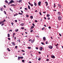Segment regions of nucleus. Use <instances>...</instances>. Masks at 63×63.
I'll use <instances>...</instances> for the list:
<instances>
[{
	"mask_svg": "<svg viewBox=\"0 0 63 63\" xmlns=\"http://www.w3.org/2000/svg\"><path fill=\"white\" fill-rule=\"evenodd\" d=\"M4 14L5 15H7V13H6V11H4Z\"/></svg>",
	"mask_w": 63,
	"mask_h": 63,
	"instance_id": "28",
	"label": "nucleus"
},
{
	"mask_svg": "<svg viewBox=\"0 0 63 63\" xmlns=\"http://www.w3.org/2000/svg\"><path fill=\"white\" fill-rule=\"evenodd\" d=\"M8 39L9 40H11V39H10V38H8Z\"/></svg>",
	"mask_w": 63,
	"mask_h": 63,
	"instance_id": "50",
	"label": "nucleus"
},
{
	"mask_svg": "<svg viewBox=\"0 0 63 63\" xmlns=\"http://www.w3.org/2000/svg\"><path fill=\"white\" fill-rule=\"evenodd\" d=\"M35 48H36V49H38V47H36Z\"/></svg>",
	"mask_w": 63,
	"mask_h": 63,
	"instance_id": "53",
	"label": "nucleus"
},
{
	"mask_svg": "<svg viewBox=\"0 0 63 63\" xmlns=\"http://www.w3.org/2000/svg\"><path fill=\"white\" fill-rule=\"evenodd\" d=\"M54 8H55V6H56L55 4L54 3Z\"/></svg>",
	"mask_w": 63,
	"mask_h": 63,
	"instance_id": "34",
	"label": "nucleus"
},
{
	"mask_svg": "<svg viewBox=\"0 0 63 63\" xmlns=\"http://www.w3.org/2000/svg\"><path fill=\"white\" fill-rule=\"evenodd\" d=\"M17 15H18V14L17 13H16V14L14 15V16H17Z\"/></svg>",
	"mask_w": 63,
	"mask_h": 63,
	"instance_id": "15",
	"label": "nucleus"
},
{
	"mask_svg": "<svg viewBox=\"0 0 63 63\" xmlns=\"http://www.w3.org/2000/svg\"><path fill=\"white\" fill-rule=\"evenodd\" d=\"M59 35H60V36H61H61H62L61 34L60 33L59 34Z\"/></svg>",
	"mask_w": 63,
	"mask_h": 63,
	"instance_id": "54",
	"label": "nucleus"
},
{
	"mask_svg": "<svg viewBox=\"0 0 63 63\" xmlns=\"http://www.w3.org/2000/svg\"><path fill=\"white\" fill-rule=\"evenodd\" d=\"M57 15L58 16H60L61 15V13L60 12H58L57 13Z\"/></svg>",
	"mask_w": 63,
	"mask_h": 63,
	"instance_id": "4",
	"label": "nucleus"
},
{
	"mask_svg": "<svg viewBox=\"0 0 63 63\" xmlns=\"http://www.w3.org/2000/svg\"><path fill=\"white\" fill-rule=\"evenodd\" d=\"M26 16L27 17H29V15H26Z\"/></svg>",
	"mask_w": 63,
	"mask_h": 63,
	"instance_id": "30",
	"label": "nucleus"
},
{
	"mask_svg": "<svg viewBox=\"0 0 63 63\" xmlns=\"http://www.w3.org/2000/svg\"><path fill=\"white\" fill-rule=\"evenodd\" d=\"M18 31V29H16L15 30V31L16 32H17V31Z\"/></svg>",
	"mask_w": 63,
	"mask_h": 63,
	"instance_id": "23",
	"label": "nucleus"
},
{
	"mask_svg": "<svg viewBox=\"0 0 63 63\" xmlns=\"http://www.w3.org/2000/svg\"><path fill=\"white\" fill-rule=\"evenodd\" d=\"M32 25H33V26H35V24H34V23H32Z\"/></svg>",
	"mask_w": 63,
	"mask_h": 63,
	"instance_id": "35",
	"label": "nucleus"
},
{
	"mask_svg": "<svg viewBox=\"0 0 63 63\" xmlns=\"http://www.w3.org/2000/svg\"><path fill=\"white\" fill-rule=\"evenodd\" d=\"M24 24H23V23H22L21 24V26H23V25H24Z\"/></svg>",
	"mask_w": 63,
	"mask_h": 63,
	"instance_id": "18",
	"label": "nucleus"
},
{
	"mask_svg": "<svg viewBox=\"0 0 63 63\" xmlns=\"http://www.w3.org/2000/svg\"><path fill=\"white\" fill-rule=\"evenodd\" d=\"M39 14L40 15H42V14H41V12H39Z\"/></svg>",
	"mask_w": 63,
	"mask_h": 63,
	"instance_id": "57",
	"label": "nucleus"
},
{
	"mask_svg": "<svg viewBox=\"0 0 63 63\" xmlns=\"http://www.w3.org/2000/svg\"><path fill=\"white\" fill-rule=\"evenodd\" d=\"M43 49V48L42 47H40V50H41H41H42V49Z\"/></svg>",
	"mask_w": 63,
	"mask_h": 63,
	"instance_id": "7",
	"label": "nucleus"
},
{
	"mask_svg": "<svg viewBox=\"0 0 63 63\" xmlns=\"http://www.w3.org/2000/svg\"><path fill=\"white\" fill-rule=\"evenodd\" d=\"M11 24H12V26H13V24H14V23H13V22H12V23H11Z\"/></svg>",
	"mask_w": 63,
	"mask_h": 63,
	"instance_id": "43",
	"label": "nucleus"
},
{
	"mask_svg": "<svg viewBox=\"0 0 63 63\" xmlns=\"http://www.w3.org/2000/svg\"><path fill=\"white\" fill-rule=\"evenodd\" d=\"M44 29H45V28H43L42 29V30H44Z\"/></svg>",
	"mask_w": 63,
	"mask_h": 63,
	"instance_id": "47",
	"label": "nucleus"
},
{
	"mask_svg": "<svg viewBox=\"0 0 63 63\" xmlns=\"http://www.w3.org/2000/svg\"><path fill=\"white\" fill-rule=\"evenodd\" d=\"M62 18L61 16H59L58 17V19L59 20H61L62 19Z\"/></svg>",
	"mask_w": 63,
	"mask_h": 63,
	"instance_id": "2",
	"label": "nucleus"
},
{
	"mask_svg": "<svg viewBox=\"0 0 63 63\" xmlns=\"http://www.w3.org/2000/svg\"><path fill=\"white\" fill-rule=\"evenodd\" d=\"M21 51H22V52H25V51L24 50H21Z\"/></svg>",
	"mask_w": 63,
	"mask_h": 63,
	"instance_id": "62",
	"label": "nucleus"
},
{
	"mask_svg": "<svg viewBox=\"0 0 63 63\" xmlns=\"http://www.w3.org/2000/svg\"><path fill=\"white\" fill-rule=\"evenodd\" d=\"M15 47L16 48H17V46H15Z\"/></svg>",
	"mask_w": 63,
	"mask_h": 63,
	"instance_id": "63",
	"label": "nucleus"
},
{
	"mask_svg": "<svg viewBox=\"0 0 63 63\" xmlns=\"http://www.w3.org/2000/svg\"><path fill=\"white\" fill-rule=\"evenodd\" d=\"M40 21H42V18L40 19Z\"/></svg>",
	"mask_w": 63,
	"mask_h": 63,
	"instance_id": "64",
	"label": "nucleus"
},
{
	"mask_svg": "<svg viewBox=\"0 0 63 63\" xmlns=\"http://www.w3.org/2000/svg\"><path fill=\"white\" fill-rule=\"evenodd\" d=\"M29 42H31V41H32V40L31 39H29Z\"/></svg>",
	"mask_w": 63,
	"mask_h": 63,
	"instance_id": "52",
	"label": "nucleus"
},
{
	"mask_svg": "<svg viewBox=\"0 0 63 63\" xmlns=\"http://www.w3.org/2000/svg\"><path fill=\"white\" fill-rule=\"evenodd\" d=\"M30 5H31V6H32V7H33V5L32 4H31Z\"/></svg>",
	"mask_w": 63,
	"mask_h": 63,
	"instance_id": "41",
	"label": "nucleus"
},
{
	"mask_svg": "<svg viewBox=\"0 0 63 63\" xmlns=\"http://www.w3.org/2000/svg\"><path fill=\"white\" fill-rule=\"evenodd\" d=\"M28 3L30 5H31V3L30 2H28Z\"/></svg>",
	"mask_w": 63,
	"mask_h": 63,
	"instance_id": "51",
	"label": "nucleus"
},
{
	"mask_svg": "<svg viewBox=\"0 0 63 63\" xmlns=\"http://www.w3.org/2000/svg\"><path fill=\"white\" fill-rule=\"evenodd\" d=\"M18 14H19V15H23V14L19 12L18 13Z\"/></svg>",
	"mask_w": 63,
	"mask_h": 63,
	"instance_id": "22",
	"label": "nucleus"
},
{
	"mask_svg": "<svg viewBox=\"0 0 63 63\" xmlns=\"http://www.w3.org/2000/svg\"><path fill=\"white\" fill-rule=\"evenodd\" d=\"M22 2V0H20L18 2Z\"/></svg>",
	"mask_w": 63,
	"mask_h": 63,
	"instance_id": "44",
	"label": "nucleus"
},
{
	"mask_svg": "<svg viewBox=\"0 0 63 63\" xmlns=\"http://www.w3.org/2000/svg\"><path fill=\"white\" fill-rule=\"evenodd\" d=\"M15 22H17V20H15Z\"/></svg>",
	"mask_w": 63,
	"mask_h": 63,
	"instance_id": "49",
	"label": "nucleus"
},
{
	"mask_svg": "<svg viewBox=\"0 0 63 63\" xmlns=\"http://www.w3.org/2000/svg\"><path fill=\"white\" fill-rule=\"evenodd\" d=\"M35 22H38V21L36 20H35Z\"/></svg>",
	"mask_w": 63,
	"mask_h": 63,
	"instance_id": "37",
	"label": "nucleus"
},
{
	"mask_svg": "<svg viewBox=\"0 0 63 63\" xmlns=\"http://www.w3.org/2000/svg\"><path fill=\"white\" fill-rule=\"evenodd\" d=\"M58 6L59 8H61V5L60 4H58Z\"/></svg>",
	"mask_w": 63,
	"mask_h": 63,
	"instance_id": "12",
	"label": "nucleus"
},
{
	"mask_svg": "<svg viewBox=\"0 0 63 63\" xmlns=\"http://www.w3.org/2000/svg\"><path fill=\"white\" fill-rule=\"evenodd\" d=\"M17 42H20V40H17Z\"/></svg>",
	"mask_w": 63,
	"mask_h": 63,
	"instance_id": "48",
	"label": "nucleus"
},
{
	"mask_svg": "<svg viewBox=\"0 0 63 63\" xmlns=\"http://www.w3.org/2000/svg\"><path fill=\"white\" fill-rule=\"evenodd\" d=\"M38 4L39 6H41V1L39 2H38Z\"/></svg>",
	"mask_w": 63,
	"mask_h": 63,
	"instance_id": "6",
	"label": "nucleus"
},
{
	"mask_svg": "<svg viewBox=\"0 0 63 63\" xmlns=\"http://www.w3.org/2000/svg\"><path fill=\"white\" fill-rule=\"evenodd\" d=\"M31 18V19H33V17L32 16H30Z\"/></svg>",
	"mask_w": 63,
	"mask_h": 63,
	"instance_id": "20",
	"label": "nucleus"
},
{
	"mask_svg": "<svg viewBox=\"0 0 63 63\" xmlns=\"http://www.w3.org/2000/svg\"><path fill=\"white\" fill-rule=\"evenodd\" d=\"M49 48L51 49H52V46L51 45H49L48 46Z\"/></svg>",
	"mask_w": 63,
	"mask_h": 63,
	"instance_id": "3",
	"label": "nucleus"
},
{
	"mask_svg": "<svg viewBox=\"0 0 63 63\" xmlns=\"http://www.w3.org/2000/svg\"><path fill=\"white\" fill-rule=\"evenodd\" d=\"M28 49H31V47H28Z\"/></svg>",
	"mask_w": 63,
	"mask_h": 63,
	"instance_id": "24",
	"label": "nucleus"
},
{
	"mask_svg": "<svg viewBox=\"0 0 63 63\" xmlns=\"http://www.w3.org/2000/svg\"><path fill=\"white\" fill-rule=\"evenodd\" d=\"M45 4H46V6H47L48 5V3H47V1H46V2H45Z\"/></svg>",
	"mask_w": 63,
	"mask_h": 63,
	"instance_id": "14",
	"label": "nucleus"
},
{
	"mask_svg": "<svg viewBox=\"0 0 63 63\" xmlns=\"http://www.w3.org/2000/svg\"><path fill=\"white\" fill-rule=\"evenodd\" d=\"M24 9L25 10H27V9L26 8H25Z\"/></svg>",
	"mask_w": 63,
	"mask_h": 63,
	"instance_id": "59",
	"label": "nucleus"
},
{
	"mask_svg": "<svg viewBox=\"0 0 63 63\" xmlns=\"http://www.w3.org/2000/svg\"><path fill=\"white\" fill-rule=\"evenodd\" d=\"M5 2H6V3H8V2L7 0H5Z\"/></svg>",
	"mask_w": 63,
	"mask_h": 63,
	"instance_id": "29",
	"label": "nucleus"
},
{
	"mask_svg": "<svg viewBox=\"0 0 63 63\" xmlns=\"http://www.w3.org/2000/svg\"><path fill=\"white\" fill-rule=\"evenodd\" d=\"M4 10V8H0V10L1 11H3V10Z\"/></svg>",
	"mask_w": 63,
	"mask_h": 63,
	"instance_id": "10",
	"label": "nucleus"
},
{
	"mask_svg": "<svg viewBox=\"0 0 63 63\" xmlns=\"http://www.w3.org/2000/svg\"><path fill=\"white\" fill-rule=\"evenodd\" d=\"M53 11H55V12H56V10L55 9L53 10Z\"/></svg>",
	"mask_w": 63,
	"mask_h": 63,
	"instance_id": "61",
	"label": "nucleus"
},
{
	"mask_svg": "<svg viewBox=\"0 0 63 63\" xmlns=\"http://www.w3.org/2000/svg\"><path fill=\"white\" fill-rule=\"evenodd\" d=\"M28 8L29 9V10H30V6L29 5L28 6Z\"/></svg>",
	"mask_w": 63,
	"mask_h": 63,
	"instance_id": "19",
	"label": "nucleus"
},
{
	"mask_svg": "<svg viewBox=\"0 0 63 63\" xmlns=\"http://www.w3.org/2000/svg\"><path fill=\"white\" fill-rule=\"evenodd\" d=\"M24 60H22V62H23V63H24Z\"/></svg>",
	"mask_w": 63,
	"mask_h": 63,
	"instance_id": "36",
	"label": "nucleus"
},
{
	"mask_svg": "<svg viewBox=\"0 0 63 63\" xmlns=\"http://www.w3.org/2000/svg\"><path fill=\"white\" fill-rule=\"evenodd\" d=\"M8 37H10V34H8Z\"/></svg>",
	"mask_w": 63,
	"mask_h": 63,
	"instance_id": "26",
	"label": "nucleus"
},
{
	"mask_svg": "<svg viewBox=\"0 0 63 63\" xmlns=\"http://www.w3.org/2000/svg\"><path fill=\"white\" fill-rule=\"evenodd\" d=\"M34 42V40H32L31 43H33Z\"/></svg>",
	"mask_w": 63,
	"mask_h": 63,
	"instance_id": "21",
	"label": "nucleus"
},
{
	"mask_svg": "<svg viewBox=\"0 0 63 63\" xmlns=\"http://www.w3.org/2000/svg\"><path fill=\"white\" fill-rule=\"evenodd\" d=\"M48 28L49 29H50V28H51V27L49 26L48 27Z\"/></svg>",
	"mask_w": 63,
	"mask_h": 63,
	"instance_id": "55",
	"label": "nucleus"
},
{
	"mask_svg": "<svg viewBox=\"0 0 63 63\" xmlns=\"http://www.w3.org/2000/svg\"><path fill=\"white\" fill-rule=\"evenodd\" d=\"M20 58H21V59H23V57H20Z\"/></svg>",
	"mask_w": 63,
	"mask_h": 63,
	"instance_id": "32",
	"label": "nucleus"
},
{
	"mask_svg": "<svg viewBox=\"0 0 63 63\" xmlns=\"http://www.w3.org/2000/svg\"><path fill=\"white\" fill-rule=\"evenodd\" d=\"M43 39L44 41H46V37H43Z\"/></svg>",
	"mask_w": 63,
	"mask_h": 63,
	"instance_id": "9",
	"label": "nucleus"
},
{
	"mask_svg": "<svg viewBox=\"0 0 63 63\" xmlns=\"http://www.w3.org/2000/svg\"><path fill=\"white\" fill-rule=\"evenodd\" d=\"M12 44L13 46H15V45H16V44L14 42H12Z\"/></svg>",
	"mask_w": 63,
	"mask_h": 63,
	"instance_id": "8",
	"label": "nucleus"
},
{
	"mask_svg": "<svg viewBox=\"0 0 63 63\" xmlns=\"http://www.w3.org/2000/svg\"><path fill=\"white\" fill-rule=\"evenodd\" d=\"M11 6H16V5L15 4H12L10 5Z\"/></svg>",
	"mask_w": 63,
	"mask_h": 63,
	"instance_id": "13",
	"label": "nucleus"
},
{
	"mask_svg": "<svg viewBox=\"0 0 63 63\" xmlns=\"http://www.w3.org/2000/svg\"><path fill=\"white\" fill-rule=\"evenodd\" d=\"M41 44H42V45H44V44L43 42H42L41 43Z\"/></svg>",
	"mask_w": 63,
	"mask_h": 63,
	"instance_id": "40",
	"label": "nucleus"
},
{
	"mask_svg": "<svg viewBox=\"0 0 63 63\" xmlns=\"http://www.w3.org/2000/svg\"><path fill=\"white\" fill-rule=\"evenodd\" d=\"M18 60H20V57L19 56L18 57Z\"/></svg>",
	"mask_w": 63,
	"mask_h": 63,
	"instance_id": "25",
	"label": "nucleus"
},
{
	"mask_svg": "<svg viewBox=\"0 0 63 63\" xmlns=\"http://www.w3.org/2000/svg\"><path fill=\"white\" fill-rule=\"evenodd\" d=\"M15 35H16V34H15V33H13V36H15Z\"/></svg>",
	"mask_w": 63,
	"mask_h": 63,
	"instance_id": "46",
	"label": "nucleus"
},
{
	"mask_svg": "<svg viewBox=\"0 0 63 63\" xmlns=\"http://www.w3.org/2000/svg\"><path fill=\"white\" fill-rule=\"evenodd\" d=\"M49 19H50V17H48L47 18V20H49Z\"/></svg>",
	"mask_w": 63,
	"mask_h": 63,
	"instance_id": "38",
	"label": "nucleus"
},
{
	"mask_svg": "<svg viewBox=\"0 0 63 63\" xmlns=\"http://www.w3.org/2000/svg\"><path fill=\"white\" fill-rule=\"evenodd\" d=\"M31 28L32 29H33L34 28V26H32L31 27Z\"/></svg>",
	"mask_w": 63,
	"mask_h": 63,
	"instance_id": "27",
	"label": "nucleus"
},
{
	"mask_svg": "<svg viewBox=\"0 0 63 63\" xmlns=\"http://www.w3.org/2000/svg\"><path fill=\"white\" fill-rule=\"evenodd\" d=\"M41 58H39L38 59V60L40 61L41 60Z\"/></svg>",
	"mask_w": 63,
	"mask_h": 63,
	"instance_id": "31",
	"label": "nucleus"
},
{
	"mask_svg": "<svg viewBox=\"0 0 63 63\" xmlns=\"http://www.w3.org/2000/svg\"><path fill=\"white\" fill-rule=\"evenodd\" d=\"M43 13H44V14H46V12L45 11V12H43Z\"/></svg>",
	"mask_w": 63,
	"mask_h": 63,
	"instance_id": "56",
	"label": "nucleus"
},
{
	"mask_svg": "<svg viewBox=\"0 0 63 63\" xmlns=\"http://www.w3.org/2000/svg\"><path fill=\"white\" fill-rule=\"evenodd\" d=\"M33 30H32L30 32L32 33V32H33Z\"/></svg>",
	"mask_w": 63,
	"mask_h": 63,
	"instance_id": "33",
	"label": "nucleus"
},
{
	"mask_svg": "<svg viewBox=\"0 0 63 63\" xmlns=\"http://www.w3.org/2000/svg\"><path fill=\"white\" fill-rule=\"evenodd\" d=\"M46 44H48V42H47V41H46Z\"/></svg>",
	"mask_w": 63,
	"mask_h": 63,
	"instance_id": "45",
	"label": "nucleus"
},
{
	"mask_svg": "<svg viewBox=\"0 0 63 63\" xmlns=\"http://www.w3.org/2000/svg\"><path fill=\"white\" fill-rule=\"evenodd\" d=\"M49 61V59H47L46 60V61Z\"/></svg>",
	"mask_w": 63,
	"mask_h": 63,
	"instance_id": "39",
	"label": "nucleus"
},
{
	"mask_svg": "<svg viewBox=\"0 0 63 63\" xmlns=\"http://www.w3.org/2000/svg\"><path fill=\"white\" fill-rule=\"evenodd\" d=\"M34 3L35 6H37V3H36L35 2H34Z\"/></svg>",
	"mask_w": 63,
	"mask_h": 63,
	"instance_id": "17",
	"label": "nucleus"
},
{
	"mask_svg": "<svg viewBox=\"0 0 63 63\" xmlns=\"http://www.w3.org/2000/svg\"><path fill=\"white\" fill-rule=\"evenodd\" d=\"M24 27H22L21 28V29H22V30H23V29H24Z\"/></svg>",
	"mask_w": 63,
	"mask_h": 63,
	"instance_id": "42",
	"label": "nucleus"
},
{
	"mask_svg": "<svg viewBox=\"0 0 63 63\" xmlns=\"http://www.w3.org/2000/svg\"><path fill=\"white\" fill-rule=\"evenodd\" d=\"M4 23H3V24H2L1 25L2 26H3V25H4Z\"/></svg>",
	"mask_w": 63,
	"mask_h": 63,
	"instance_id": "58",
	"label": "nucleus"
},
{
	"mask_svg": "<svg viewBox=\"0 0 63 63\" xmlns=\"http://www.w3.org/2000/svg\"><path fill=\"white\" fill-rule=\"evenodd\" d=\"M4 23V21H1L0 22V24H2V23Z\"/></svg>",
	"mask_w": 63,
	"mask_h": 63,
	"instance_id": "11",
	"label": "nucleus"
},
{
	"mask_svg": "<svg viewBox=\"0 0 63 63\" xmlns=\"http://www.w3.org/2000/svg\"><path fill=\"white\" fill-rule=\"evenodd\" d=\"M10 4H12V3H14L15 2V1L13 0H11L10 1Z\"/></svg>",
	"mask_w": 63,
	"mask_h": 63,
	"instance_id": "1",
	"label": "nucleus"
},
{
	"mask_svg": "<svg viewBox=\"0 0 63 63\" xmlns=\"http://www.w3.org/2000/svg\"><path fill=\"white\" fill-rule=\"evenodd\" d=\"M47 17H49V16H50V15L49 14H47Z\"/></svg>",
	"mask_w": 63,
	"mask_h": 63,
	"instance_id": "16",
	"label": "nucleus"
},
{
	"mask_svg": "<svg viewBox=\"0 0 63 63\" xmlns=\"http://www.w3.org/2000/svg\"><path fill=\"white\" fill-rule=\"evenodd\" d=\"M51 57L52 58H53V59H54V58H55V56H51Z\"/></svg>",
	"mask_w": 63,
	"mask_h": 63,
	"instance_id": "5",
	"label": "nucleus"
},
{
	"mask_svg": "<svg viewBox=\"0 0 63 63\" xmlns=\"http://www.w3.org/2000/svg\"><path fill=\"white\" fill-rule=\"evenodd\" d=\"M3 7H4V8H6V6H5V5H4L3 6Z\"/></svg>",
	"mask_w": 63,
	"mask_h": 63,
	"instance_id": "60",
	"label": "nucleus"
}]
</instances>
